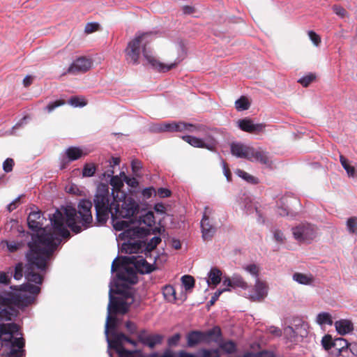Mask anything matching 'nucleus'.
Instances as JSON below:
<instances>
[{
    "label": "nucleus",
    "instance_id": "nucleus-42",
    "mask_svg": "<svg viewBox=\"0 0 357 357\" xmlns=\"http://www.w3.org/2000/svg\"><path fill=\"white\" fill-rule=\"evenodd\" d=\"M96 170V165L93 163H86L82 169V175L84 177H90L94 175Z\"/></svg>",
    "mask_w": 357,
    "mask_h": 357
},
{
    "label": "nucleus",
    "instance_id": "nucleus-8",
    "mask_svg": "<svg viewBox=\"0 0 357 357\" xmlns=\"http://www.w3.org/2000/svg\"><path fill=\"white\" fill-rule=\"evenodd\" d=\"M156 132H182L188 130L189 132H206L207 128L204 125H193L184 122H172L156 124L153 127Z\"/></svg>",
    "mask_w": 357,
    "mask_h": 357
},
{
    "label": "nucleus",
    "instance_id": "nucleus-32",
    "mask_svg": "<svg viewBox=\"0 0 357 357\" xmlns=\"http://www.w3.org/2000/svg\"><path fill=\"white\" fill-rule=\"evenodd\" d=\"M162 294L165 298L169 302H175L176 300V291L173 286L165 285L162 288Z\"/></svg>",
    "mask_w": 357,
    "mask_h": 357
},
{
    "label": "nucleus",
    "instance_id": "nucleus-37",
    "mask_svg": "<svg viewBox=\"0 0 357 357\" xmlns=\"http://www.w3.org/2000/svg\"><path fill=\"white\" fill-rule=\"evenodd\" d=\"M236 174L241 177L242 178H243L244 180H245L246 181H248V183H252V184H257L259 183L258 181V178L249 174L248 173H247L246 172L242 170V169H237L236 171Z\"/></svg>",
    "mask_w": 357,
    "mask_h": 357
},
{
    "label": "nucleus",
    "instance_id": "nucleus-14",
    "mask_svg": "<svg viewBox=\"0 0 357 357\" xmlns=\"http://www.w3.org/2000/svg\"><path fill=\"white\" fill-rule=\"evenodd\" d=\"M145 46H146V43L143 45V47H142V52H143V54H144V57L148 61V62L153 66V68H154L158 72L165 73V72L169 71L170 70H172L177 66L179 61H176L174 63H170L168 65L160 62L156 58H155L153 56L148 54V52L146 50Z\"/></svg>",
    "mask_w": 357,
    "mask_h": 357
},
{
    "label": "nucleus",
    "instance_id": "nucleus-11",
    "mask_svg": "<svg viewBox=\"0 0 357 357\" xmlns=\"http://www.w3.org/2000/svg\"><path fill=\"white\" fill-rule=\"evenodd\" d=\"M121 294V291L119 289L114 290L110 289L109 290V302L108 304V314H126L129 309L128 303L121 298L114 296L112 294Z\"/></svg>",
    "mask_w": 357,
    "mask_h": 357
},
{
    "label": "nucleus",
    "instance_id": "nucleus-54",
    "mask_svg": "<svg viewBox=\"0 0 357 357\" xmlns=\"http://www.w3.org/2000/svg\"><path fill=\"white\" fill-rule=\"evenodd\" d=\"M14 160L12 158H7L3 163V169L6 173L10 172L14 166Z\"/></svg>",
    "mask_w": 357,
    "mask_h": 357
},
{
    "label": "nucleus",
    "instance_id": "nucleus-58",
    "mask_svg": "<svg viewBox=\"0 0 357 357\" xmlns=\"http://www.w3.org/2000/svg\"><path fill=\"white\" fill-rule=\"evenodd\" d=\"M308 36L312 40V42L316 45L318 46L321 43V38L313 31H308Z\"/></svg>",
    "mask_w": 357,
    "mask_h": 357
},
{
    "label": "nucleus",
    "instance_id": "nucleus-63",
    "mask_svg": "<svg viewBox=\"0 0 357 357\" xmlns=\"http://www.w3.org/2000/svg\"><path fill=\"white\" fill-rule=\"evenodd\" d=\"M181 339L179 333H176L168 339V345L170 347L176 346L178 344Z\"/></svg>",
    "mask_w": 357,
    "mask_h": 357
},
{
    "label": "nucleus",
    "instance_id": "nucleus-12",
    "mask_svg": "<svg viewBox=\"0 0 357 357\" xmlns=\"http://www.w3.org/2000/svg\"><path fill=\"white\" fill-rule=\"evenodd\" d=\"M213 210L209 206L204 208V215L201 221L202 238L204 241L211 240L216 232V228L211 223L209 218Z\"/></svg>",
    "mask_w": 357,
    "mask_h": 357
},
{
    "label": "nucleus",
    "instance_id": "nucleus-57",
    "mask_svg": "<svg viewBox=\"0 0 357 357\" xmlns=\"http://www.w3.org/2000/svg\"><path fill=\"white\" fill-rule=\"evenodd\" d=\"M10 282H11V278H10L8 273L0 271V284H3L4 285H8L10 284Z\"/></svg>",
    "mask_w": 357,
    "mask_h": 357
},
{
    "label": "nucleus",
    "instance_id": "nucleus-18",
    "mask_svg": "<svg viewBox=\"0 0 357 357\" xmlns=\"http://www.w3.org/2000/svg\"><path fill=\"white\" fill-rule=\"evenodd\" d=\"M252 148L241 143H232L231 144V153L238 158H245L249 160Z\"/></svg>",
    "mask_w": 357,
    "mask_h": 357
},
{
    "label": "nucleus",
    "instance_id": "nucleus-2",
    "mask_svg": "<svg viewBox=\"0 0 357 357\" xmlns=\"http://www.w3.org/2000/svg\"><path fill=\"white\" fill-rule=\"evenodd\" d=\"M112 194V197L109 193L108 185H98L93 198L96 220L98 225H104L110 214L114 229L122 231L129 227V224L128 221L121 219L136 217L139 213V206L132 197H126L123 193V199L119 200L114 195V191Z\"/></svg>",
    "mask_w": 357,
    "mask_h": 357
},
{
    "label": "nucleus",
    "instance_id": "nucleus-49",
    "mask_svg": "<svg viewBox=\"0 0 357 357\" xmlns=\"http://www.w3.org/2000/svg\"><path fill=\"white\" fill-rule=\"evenodd\" d=\"M347 226L349 233L354 234L357 229V218L351 217L347 220Z\"/></svg>",
    "mask_w": 357,
    "mask_h": 357
},
{
    "label": "nucleus",
    "instance_id": "nucleus-9",
    "mask_svg": "<svg viewBox=\"0 0 357 357\" xmlns=\"http://www.w3.org/2000/svg\"><path fill=\"white\" fill-rule=\"evenodd\" d=\"M112 336V340L108 339L109 347L114 349L119 357H147L143 356L139 351H129L124 348L123 342H126L128 337L124 333L113 332Z\"/></svg>",
    "mask_w": 357,
    "mask_h": 357
},
{
    "label": "nucleus",
    "instance_id": "nucleus-34",
    "mask_svg": "<svg viewBox=\"0 0 357 357\" xmlns=\"http://www.w3.org/2000/svg\"><path fill=\"white\" fill-rule=\"evenodd\" d=\"M139 222L140 224L151 227L155 224V217L152 211H149L144 215L139 216Z\"/></svg>",
    "mask_w": 357,
    "mask_h": 357
},
{
    "label": "nucleus",
    "instance_id": "nucleus-47",
    "mask_svg": "<svg viewBox=\"0 0 357 357\" xmlns=\"http://www.w3.org/2000/svg\"><path fill=\"white\" fill-rule=\"evenodd\" d=\"M110 184L113 187V190L118 192H119L121 188L123 186L122 180L117 176H112Z\"/></svg>",
    "mask_w": 357,
    "mask_h": 357
},
{
    "label": "nucleus",
    "instance_id": "nucleus-16",
    "mask_svg": "<svg viewBox=\"0 0 357 357\" xmlns=\"http://www.w3.org/2000/svg\"><path fill=\"white\" fill-rule=\"evenodd\" d=\"M128 265H120L117 270L121 268L116 273L119 280L134 284L137 282V276L135 267H129Z\"/></svg>",
    "mask_w": 357,
    "mask_h": 357
},
{
    "label": "nucleus",
    "instance_id": "nucleus-20",
    "mask_svg": "<svg viewBox=\"0 0 357 357\" xmlns=\"http://www.w3.org/2000/svg\"><path fill=\"white\" fill-rule=\"evenodd\" d=\"M203 334L204 342L206 343L210 342H219L222 337L221 328L218 326L206 331H203Z\"/></svg>",
    "mask_w": 357,
    "mask_h": 357
},
{
    "label": "nucleus",
    "instance_id": "nucleus-39",
    "mask_svg": "<svg viewBox=\"0 0 357 357\" xmlns=\"http://www.w3.org/2000/svg\"><path fill=\"white\" fill-rule=\"evenodd\" d=\"M181 281L186 291L191 290L195 286V279L190 275L182 276Z\"/></svg>",
    "mask_w": 357,
    "mask_h": 357
},
{
    "label": "nucleus",
    "instance_id": "nucleus-24",
    "mask_svg": "<svg viewBox=\"0 0 357 357\" xmlns=\"http://www.w3.org/2000/svg\"><path fill=\"white\" fill-rule=\"evenodd\" d=\"M182 139L191 146L196 148H203L206 149H211L212 148L211 143H209L206 145L204 144V141L203 139L194 136L185 135L182 137Z\"/></svg>",
    "mask_w": 357,
    "mask_h": 357
},
{
    "label": "nucleus",
    "instance_id": "nucleus-41",
    "mask_svg": "<svg viewBox=\"0 0 357 357\" xmlns=\"http://www.w3.org/2000/svg\"><path fill=\"white\" fill-rule=\"evenodd\" d=\"M316 77L317 76L314 73H309L308 75L299 79L298 82L300 83L303 86L307 87L312 82L315 81Z\"/></svg>",
    "mask_w": 357,
    "mask_h": 357
},
{
    "label": "nucleus",
    "instance_id": "nucleus-25",
    "mask_svg": "<svg viewBox=\"0 0 357 357\" xmlns=\"http://www.w3.org/2000/svg\"><path fill=\"white\" fill-rule=\"evenodd\" d=\"M249 160L257 161L263 165L269 164V159L266 152L261 150H257L254 148H252Z\"/></svg>",
    "mask_w": 357,
    "mask_h": 357
},
{
    "label": "nucleus",
    "instance_id": "nucleus-19",
    "mask_svg": "<svg viewBox=\"0 0 357 357\" xmlns=\"http://www.w3.org/2000/svg\"><path fill=\"white\" fill-rule=\"evenodd\" d=\"M266 294L267 288L266 284L257 278L255 285V294L250 295V299L253 301H260Z\"/></svg>",
    "mask_w": 357,
    "mask_h": 357
},
{
    "label": "nucleus",
    "instance_id": "nucleus-6",
    "mask_svg": "<svg viewBox=\"0 0 357 357\" xmlns=\"http://www.w3.org/2000/svg\"><path fill=\"white\" fill-rule=\"evenodd\" d=\"M151 233V229L141 227H128L121 234L124 242L121 250L126 254L137 253L142 250L145 241L144 238Z\"/></svg>",
    "mask_w": 357,
    "mask_h": 357
},
{
    "label": "nucleus",
    "instance_id": "nucleus-5",
    "mask_svg": "<svg viewBox=\"0 0 357 357\" xmlns=\"http://www.w3.org/2000/svg\"><path fill=\"white\" fill-rule=\"evenodd\" d=\"M34 301V297L25 293H14L6 291L0 293V321H12L17 316L18 307H27Z\"/></svg>",
    "mask_w": 357,
    "mask_h": 357
},
{
    "label": "nucleus",
    "instance_id": "nucleus-15",
    "mask_svg": "<svg viewBox=\"0 0 357 357\" xmlns=\"http://www.w3.org/2000/svg\"><path fill=\"white\" fill-rule=\"evenodd\" d=\"M92 61L91 59L82 56L77 59L69 66L67 72L70 74L76 75L87 72L91 67Z\"/></svg>",
    "mask_w": 357,
    "mask_h": 357
},
{
    "label": "nucleus",
    "instance_id": "nucleus-3",
    "mask_svg": "<svg viewBox=\"0 0 357 357\" xmlns=\"http://www.w3.org/2000/svg\"><path fill=\"white\" fill-rule=\"evenodd\" d=\"M60 244V240L52 233L34 235L28 243L29 251L26 254L28 264L25 266L24 276L29 282L40 284L43 277L36 273L33 268L45 271L47 263Z\"/></svg>",
    "mask_w": 357,
    "mask_h": 357
},
{
    "label": "nucleus",
    "instance_id": "nucleus-29",
    "mask_svg": "<svg viewBox=\"0 0 357 357\" xmlns=\"http://www.w3.org/2000/svg\"><path fill=\"white\" fill-rule=\"evenodd\" d=\"M66 155L68 162H70L79 159L84 155V153L79 147L70 146L66 149Z\"/></svg>",
    "mask_w": 357,
    "mask_h": 357
},
{
    "label": "nucleus",
    "instance_id": "nucleus-23",
    "mask_svg": "<svg viewBox=\"0 0 357 357\" xmlns=\"http://www.w3.org/2000/svg\"><path fill=\"white\" fill-rule=\"evenodd\" d=\"M203 331H192L186 335L187 344L189 347H193L199 343L204 342Z\"/></svg>",
    "mask_w": 357,
    "mask_h": 357
},
{
    "label": "nucleus",
    "instance_id": "nucleus-22",
    "mask_svg": "<svg viewBox=\"0 0 357 357\" xmlns=\"http://www.w3.org/2000/svg\"><path fill=\"white\" fill-rule=\"evenodd\" d=\"M335 326L337 333L342 335L352 332L354 329V324L351 320L340 319L335 321Z\"/></svg>",
    "mask_w": 357,
    "mask_h": 357
},
{
    "label": "nucleus",
    "instance_id": "nucleus-52",
    "mask_svg": "<svg viewBox=\"0 0 357 357\" xmlns=\"http://www.w3.org/2000/svg\"><path fill=\"white\" fill-rule=\"evenodd\" d=\"M68 102L74 107H83L86 105V102L84 99H81L79 97L73 96L70 98Z\"/></svg>",
    "mask_w": 357,
    "mask_h": 357
},
{
    "label": "nucleus",
    "instance_id": "nucleus-1",
    "mask_svg": "<svg viewBox=\"0 0 357 357\" xmlns=\"http://www.w3.org/2000/svg\"><path fill=\"white\" fill-rule=\"evenodd\" d=\"M92 206L91 201L82 199L77 205V209L66 208L64 215L60 211L56 210L50 218L53 231H47L45 228L43 227L45 218L40 211L31 212L27 218L29 229L33 231L43 230L40 234H32L31 238L34 235L52 233L61 242V240L59 236L67 238L70 236L65 223L73 232L80 233L92 225L93 217L91 211Z\"/></svg>",
    "mask_w": 357,
    "mask_h": 357
},
{
    "label": "nucleus",
    "instance_id": "nucleus-36",
    "mask_svg": "<svg viewBox=\"0 0 357 357\" xmlns=\"http://www.w3.org/2000/svg\"><path fill=\"white\" fill-rule=\"evenodd\" d=\"M293 279L295 281H296L297 282L302 284H309L313 280L312 278L309 277L305 274L300 273H294L293 275Z\"/></svg>",
    "mask_w": 357,
    "mask_h": 357
},
{
    "label": "nucleus",
    "instance_id": "nucleus-31",
    "mask_svg": "<svg viewBox=\"0 0 357 357\" xmlns=\"http://www.w3.org/2000/svg\"><path fill=\"white\" fill-rule=\"evenodd\" d=\"M220 349L226 354H232L236 352L237 345L233 340H227L219 343Z\"/></svg>",
    "mask_w": 357,
    "mask_h": 357
},
{
    "label": "nucleus",
    "instance_id": "nucleus-7",
    "mask_svg": "<svg viewBox=\"0 0 357 357\" xmlns=\"http://www.w3.org/2000/svg\"><path fill=\"white\" fill-rule=\"evenodd\" d=\"M130 264L134 266L136 271L142 274L150 273L154 270L153 266L149 264L147 261L141 256L116 258L112 262L111 269L112 272H116L120 265L125 266Z\"/></svg>",
    "mask_w": 357,
    "mask_h": 357
},
{
    "label": "nucleus",
    "instance_id": "nucleus-43",
    "mask_svg": "<svg viewBox=\"0 0 357 357\" xmlns=\"http://www.w3.org/2000/svg\"><path fill=\"white\" fill-rule=\"evenodd\" d=\"M340 160L342 167L347 171L348 175L353 176L355 173L354 167L349 164L348 160L343 155H340Z\"/></svg>",
    "mask_w": 357,
    "mask_h": 357
},
{
    "label": "nucleus",
    "instance_id": "nucleus-48",
    "mask_svg": "<svg viewBox=\"0 0 357 357\" xmlns=\"http://www.w3.org/2000/svg\"><path fill=\"white\" fill-rule=\"evenodd\" d=\"M321 344L326 350H329L332 347H334V341L332 340V337L330 335H326L323 337Z\"/></svg>",
    "mask_w": 357,
    "mask_h": 357
},
{
    "label": "nucleus",
    "instance_id": "nucleus-26",
    "mask_svg": "<svg viewBox=\"0 0 357 357\" xmlns=\"http://www.w3.org/2000/svg\"><path fill=\"white\" fill-rule=\"evenodd\" d=\"M10 289L11 290H17V291H22L24 292H29L33 295H37L40 293V289L39 287L30 284V283H25L20 286H10Z\"/></svg>",
    "mask_w": 357,
    "mask_h": 357
},
{
    "label": "nucleus",
    "instance_id": "nucleus-4",
    "mask_svg": "<svg viewBox=\"0 0 357 357\" xmlns=\"http://www.w3.org/2000/svg\"><path fill=\"white\" fill-rule=\"evenodd\" d=\"M20 327L12 323L0 324V357H26L25 340L19 334Z\"/></svg>",
    "mask_w": 357,
    "mask_h": 357
},
{
    "label": "nucleus",
    "instance_id": "nucleus-46",
    "mask_svg": "<svg viewBox=\"0 0 357 357\" xmlns=\"http://www.w3.org/2000/svg\"><path fill=\"white\" fill-rule=\"evenodd\" d=\"M24 268L25 267L24 266V264L22 262H19L15 265L13 278L16 280H19L22 278L23 274L24 273Z\"/></svg>",
    "mask_w": 357,
    "mask_h": 357
},
{
    "label": "nucleus",
    "instance_id": "nucleus-13",
    "mask_svg": "<svg viewBox=\"0 0 357 357\" xmlns=\"http://www.w3.org/2000/svg\"><path fill=\"white\" fill-rule=\"evenodd\" d=\"M292 230L294 237L300 242L310 241L315 236L314 228L310 225H301Z\"/></svg>",
    "mask_w": 357,
    "mask_h": 357
},
{
    "label": "nucleus",
    "instance_id": "nucleus-55",
    "mask_svg": "<svg viewBox=\"0 0 357 357\" xmlns=\"http://www.w3.org/2000/svg\"><path fill=\"white\" fill-rule=\"evenodd\" d=\"M65 101L63 100H58L53 102H50L46 107V109L48 112H52L55 108L63 105L65 104Z\"/></svg>",
    "mask_w": 357,
    "mask_h": 357
},
{
    "label": "nucleus",
    "instance_id": "nucleus-50",
    "mask_svg": "<svg viewBox=\"0 0 357 357\" xmlns=\"http://www.w3.org/2000/svg\"><path fill=\"white\" fill-rule=\"evenodd\" d=\"M200 357H219L218 351L217 349L209 350L203 349L199 351Z\"/></svg>",
    "mask_w": 357,
    "mask_h": 357
},
{
    "label": "nucleus",
    "instance_id": "nucleus-17",
    "mask_svg": "<svg viewBox=\"0 0 357 357\" xmlns=\"http://www.w3.org/2000/svg\"><path fill=\"white\" fill-rule=\"evenodd\" d=\"M238 125L241 130L253 134H259L266 128V124L262 123L255 124L251 119L247 118L239 120Z\"/></svg>",
    "mask_w": 357,
    "mask_h": 357
},
{
    "label": "nucleus",
    "instance_id": "nucleus-30",
    "mask_svg": "<svg viewBox=\"0 0 357 357\" xmlns=\"http://www.w3.org/2000/svg\"><path fill=\"white\" fill-rule=\"evenodd\" d=\"M298 324L295 325V328L292 326H288L285 331H289L294 333V336H305L307 334L306 324H304L301 320H298Z\"/></svg>",
    "mask_w": 357,
    "mask_h": 357
},
{
    "label": "nucleus",
    "instance_id": "nucleus-61",
    "mask_svg": "<svg viewBox=\"0 0 357 357\" xmlns=\"http://www.w3.org/2000/svg\"><path fill=\"white\" fill-rule=\"evenodd\" d=\"M157 193L160 198L169 197L172 195L171 190L165 188H158Z\"/></svg>",
    "mask_w": 357,
    "mask_h": 357
},
{
    "label": "nucleus",
    "instance_id": "nucleus-56",
    "mask_svg": "<svg viewBox=\"0 0 357 357\" xmlns=\"http://www.w3.org/2000/svg\"><path fill=\"white\" fill-rule=\"evenodd\" d=\"M203 140L204 141V144L206 145L209 143L212 144V148L211 149H208L209 151H213L215 149L218 142H217L216 139L211 135L207 133L206 137Z\"/></svg>",
    "mask_w": 357,
    "mask_h": 357
},
{
    "label": "nucleus",
    "instance_id": "nucleus-35",
    "mask_svg": "<svg viewBox=\"0 0 357 357\" xmlns=\"http://www.w3.org/2000/svg\"><path fill=\"white\" fill-rule=\"evenodd\" d=\"M317 322L319 325L328 324L331 326L333 324L332 317L328 312H321L318 314L317 317Z\"/></svg>",
    "mask_w": 357,
    "mask_h": 357
},
{
    "label": "nucleus",
    "instance_id": "nucleus-33",
    "mask_svg": "<svg viewBox=\"0 0 357 357\" xmlns=\"http://www.w3.org/2000/svg\"><path fill=\"white\" fill-rule=\"evenodd\" d=\"M113 314H108L105 324V333L107 335L109 331L115 332L117 327V318Z\"/></svg>",
    "mask_w": 357,
    "mask_h": 357
},
{
    "label": "nucleus",
    "instance_id": "nucleus-51",
    "mask_svg": "<svg viewBox=\"0 0 357 357\" xmlns=\"http://www.w3.org/2000/svg\"><path fill=\"white\" fill-rule=\"evenodd\" d=\"M332 9L333 11L341 18H344L348 16L347 11L340 5H333Z\"/></svg>",
    "mask_w": 357,
    "mask_h": 357
},
{
    "label": "nucleus",
    "instance_id": "nucleus-44",
    "mask_svg": "<svg viewBox=\"0 0 357 357\" xmlns=\"http://www.w3.org/2000/svg\"><path fill=\"white\" fill-rule=\"evenodd\" d=\"M349 344L347 340L342 337L336 338L334 340V347H336L340 353H341L344 349L348 348Z\"/></svg>",
    "mask_w": 357,
    "mask_h": 357
},
{
    "label": "nucleus",
    "instance_id": "nucleus-60",
    "mask_svg": "<svg viewBox=\"0 0 357 357\" xmlns=\"http://www.w3.org/2000/svg\"><path fill=\"white\" fill-rule=\"evenodd\" d=\"M245 269L249 272L250 273H251L252 275H253L254 276H255L256 278L258 277V275H259V268L257 265L255 264H249L248 265Z\"/></svg>",
    "mask_w": 357,
    "mask_h": 357
},
{
    "label": "nucleus",
    "instance_id": "nucleus-38",
    "mask_svg": "<svg viewBox=\"0 0 357 357\" xmlns=\"http://www.w3.org/2000/svg\"><path fill=\"white\" fill-rule=\"evenodd\" d=\"M250 102L245 96H241L235 102L236 109L238 111L246 110L250 107Z\"/></svg>",
    "mask_w": 357,
    "mask_h": 357
},
{
    "label": "nucleus",
    "instance_id": "nucleus-10",
    "mask_svg": "<svg viewBox=\"0 0 357 357\" xmlns=\"http://www.w3.org/2000/svg\"><path fill=\"white\" fill-rule=\"evenodd\" d=\"M151 32L142 33L128 43L126 49V59L128 63L137 64L140 55L141 43L146 40V43L149 42L146 39L151 36Z\"/></svg>",
    "mask_w": 357,
    "mask_h": 357
},
{
    "label": "nucleus",
    "instance_id": "nucleus-53",
    "mask_svg": "<svg viewBox=\"0 0 357 357\" xmlns=\"http://www.w3.org/2000/svg\"><path fill=\"white\" fill-rule=\"evenodd\" d=\"M99 24L96 22L87 23L85 26L84 31L86 33H93L99 29Z\"/></svg>",
    "mask_w": 357,
    "mask_h": 357
},
{
    "label": "nucleus",
    "instance_id": "nucleus-64",
    "mask_svg": "<svg viewBox=\"0 0 357 357\" xmlns=\"http://www.w3.org/2000/svg\"><path fill=\"white\" fill-rule=\"evenodd\" d=\"M174 354L170 349H167L162 355L160 356L156 353L152 354L147 357H174Z\"/></svg>",
    "mask_w": 357,
    "mask_h": 357
},
{
    "label": "nucleus",
    "instance_id": "nucleus-21",
    "mask_svg": "<svg viewBox=\"0 0 357 357\" xmlns=\"http://www.w3.org/2000/svg\"><path fill=\"white\" fill-rule=\"evenodd\" d=\"M139 339L142 344L147 345L150 348H153L155 345L162 342L163 336L158 334L144 335L141 333L139 335Z\"/></svg>",
    "mask_w": 357,
    "mask_h": 357
},
{
    "label": "nucleus",
    "instance_id": "nucleus-59",
    "mask_svg": "<svg viewBox=\"0 0 357 357\" xmlns=\"http://www.w3.org/2000/svg\"><path fill=\"white\" fill-rule=\"evenodd\" d=\"M230 291V289L229 288H223L222 289H218V291H216L214 294L213 295V296L211 297V301H209V303H211V305H213L215 303V302L218 299V298L220 297V296L225 291Z\"/></svg>",
    "mask_w": 357,
    "mask_h": 357
},
{
    "label": "nucleus",
    "instance_id": "nucleus-27",
    "mask_svg": "<svg viewBox=\"0 0 357 357\" xmlns=\"http://www.w3.org/2000/svg\"><path fill=\"white\" fill-rule=\"evenodd\" d=\"M222 275V271L219 268L216 267L212 268L208 273V278L206 280L209 286H217L221 281Z\"/></svg>",
    "mask_w": 357,
    "mask_h": 357
},
{
    "label": "nucleus",
    "instance_id": "nucleus-62",
    "mask_svg": "<svg viewBox=\"0 0 357 357\" xmlns=\"http://www.w3.org/2000/svg\"><path fill=\"white\" fill-rule=\"evenodd\" d=\"M24 197V195H20L14 199L10 204H9L7 206L8 211L11 212L15 210L20 203L21 197Z\"/></svg>",
    "mask_w": 357,
    "mask_h": 357
},
{
    "label": "nucleus",
    "instance_id": "nucleus-40",
    "mask_svg": "<svg viewBox=\"0 0 357 357\" xmlns=\"http://www.w3.org/2000/svg\"><path fill=\"white\" fill-rule=\"evenodd\" d=\"M161 242V238L160 236H154L149 240L147 243H145L144 247L145 250L147 251L153 250Z\"/></svg>",
    "mask_w": 357,
    "mask_h": 357
},
{
    "label": "nucleus",
    "instance_id": "nucleus-28",
    "mask_svg": "<svg viewBox=\"0 0 357 357\" xmlns=\"http://www.w3.org/2000/svg\"><path fill=\"white\" fill-rule=\"evenodd\" d=\"M222 284L227 287H241L246 289L248 285L243 279L240 276L233 277L232 279L226 278L223 280Z\"/></svg>",
    "mask_w": 357,
    "mask_h": 357
},
{
    "label": "nucleus",
    "instance_id": "nucleus-45",
    "mask_svg": "<svg viewBox=\"0 0 357 357\" xmlns=\"http://www.w3.org/2000/svg\"><path fill=\"white\" fill-rule=\"evenodd\" d=\"M5 243L6 244L8 250L10 252H14L20 250L23 246L22 242H17V241H6Z\"/></svg>",
    "mask_w": 357,
    "mask_h": 357
}]
</instances>
